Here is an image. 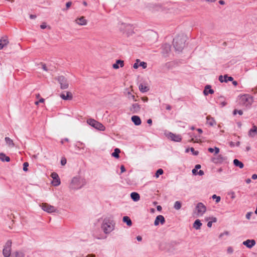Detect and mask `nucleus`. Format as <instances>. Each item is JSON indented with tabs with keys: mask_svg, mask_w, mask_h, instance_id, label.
<instances>
[{
	"mask_svg": "<svg viewBox=\"0 0 257 257\" xmlns=\"http://www.w3.org/2000/svg\"><path fill=\"white\" fill-rule=\"evenodd\" d=\"M85 184V181L84 179L80 177H74L71 180L70 188L72 189H78L81 188Z\"/></svg>",
	"mask_w": 257,
	"mask_h": 257,
	"instance_id": "obj_1",
	"label": "nucleus"
},
{
	"mask_svg": "<svg viewBox=\"0 0 257 257\" xmlns=\"http://www.w3.org/2000/svg\"><path fill=\"white\" fill-rule=\"evenodd\" d=\"M253 102V97L248 94L241 95L239 98V103L242 105L249 106Z\"/></svg>",
	"mask_w": 257,
	"mask_h": 257,
	"instance_id": "obj_2",
	"label": "nucleus"
},
{
	"mask_svg": "<svg viewBox=\"0 0 257 257\" xmlns=\"http://www.w3.org/2000/svg\"><path fill=\"white\" fill-rule=\"evenodd\" d=\"M173 43L175 49L181 51L184 46L185 41L183 38L178 37L174 39Z\"/></svg>",
	"mask_w": 257,
	"mask_h": 257,
	"instance_id": "obj_3",
	"label": "nucleus"
},
{
	"mask_svg": "<svg viewBox=\"0 0 257 257\" xmlns=\"http://www.w3.org/2000/svg\"><path fill=\"white\" fill-rule=\"evenodd\" d=\"M87 122L90 125L98 130L104 131L105 129V126L102 123L94 119L89 118L87 120Z\"/></svg>",
	"mask_w": 257,
	"mask_h": 257,
	"instance_id": "obj_4",
	"label": "nucleus"
},
{
	"mask_svg": "<svg viewBox=\"0 0 257 257\" xmlns=\"http://www.w3.org/2000/svg\"><path fill=\"white\" fill-rule=\"evenodd\" d=\"M114 228V224L108 219H104L102 225V228L105 233L110 232Z\"/></svg>",
	"mask_w": 257,
	"mask_h": 257,
	"instance_id": "obj_5",
	"label": "nucleus"
},
{
	"mask_svg": "<svg viewBox=\"0 0 257 257\" xmlns=\"http://www.w3.org/2000/svg\"><path fill=\"white\" fill-rule=\"evenodd\" d=\"M12 241L8 240L3 249V253L5 257H9L11 254Z\"/></svg>",
	"mask_w": 257,
	"mask_h": 257,
	"instance_id": "obj_6",
	"label": "nucleus"
},
{
	"mask_svg": "<svg viewBox=\"0 0 257 257\" xmlns=\"http://www.w3.org/2000/svg\"><path fill=\"white\" fill-rule=\"evenodd\" d=\"M198 216H202L206 211V207L202 203H198L196 206Z\"/></svg>",
	"mask_w": 257,
	"mask_h": 257,
	"instance_id": "obj_7",
	"label": "nucleus"
},
{
	"mask_svg": "<svg viewBox=\"0 0 257 257\" xmlns=\"http://www.w3.org/2000/svg\"><path fill=\"white\" fill-rule=\"evenodd\" d=\"M42 209L48 213H52L56 211V208L52 205H49L46 203H42L41 205Z\"/></svg>",
	"mask_w": 257,
	"mask_h": 257,
	"instance_id": "obj_8",
	"label": "nucleus"
},
{
	"mask_svg": "<svg viewBox=\"0 0 257 257\" xmlns=\"http://www.w3.org/2000/svg\"><path fill=\"white\" fill-rule=\"evenodd\" d=\"M58 81L60 84L61 89H66L68 87V83L66 79L63 76H59L57 78Z\"/></svg>",
	"mask_w": 257,
	"mask_h": 257,
	"instance_id": "obj_9",
	"label": "nucleus"
},
{
	"mask_svg": "<svg viewBox=\"0 0 257 257\" xmlns=\"http://www.w3.org/2000/svg\"><path fill=\"white\" fill-rule=\"evenodd\" d=\"M51 177L53 178V181H52V184L53 185L55 186H57L60 184V180L58 176V175L55 173L53 172L51 174Z\"/></svg>",
	"mask_w": 257,
	"mask_h": 257,
	"instance_id": "obj_10",
	"label": "nucleus"
},
{
	"mask_svg": "<svg viewBox=\"0 0 257 257\" xmlns=\"http://www.w3.org/2000/svg\"><path fill=\"white\" fill-rule=\"evenodd\" d=\"M167 136L169 139L175 142H180L182 139L180 135L174 134L172 133H169Z\"/></svg>",
	"mask_w": 257,
	"mask_h": 257,
	"instance_id": "obj_11",
	"label": "nucleus"
},
{
	"mask_svg": "<svg viewBox=\"0 0 257 257\" xmlns=\"http://www.w3.org/2000/svg\"><path fill=\"white\" fill-rule=\"evenodd\" d=\"M75 22L80 26H85L87 24V21L83 16L76 19Z\"/></svg>",
	"mask_w": 257,
	"mask_h": 257,
	"instance_id": "obj_12",
	"label": "nucleus"
},
{
	"mask_svg": "<svg viewBox=\"0 0 257 257\" xmlns=\"http://www.w3.org/2000/svg\"><path fill=\"white\" fill-rule=\"evenodd\" d=\"M257 135V126L254 124L252 127L250 128L248 132V136L250 138H253Z\"/></svg>",
	"mask_w": 257,
	"mask_h": 257,
	"instance_id": "obj_13",
	"label": "nucleus"
},
{
	"mask_svg": "<svg viewBox=\"0 0 257 257\" xmlns=\"http://www.w3.org/2000/svg\"><path fill=\"white\" fill-rule=\"evenodd\" d=\"M165 222V218L163 216L160 215L156 217L154 222V225L157 226L159 224V223L161 224H163Z\"/></svg>",
	"mask_w": 257,
	"mask_h": 257,
	"instance_id": "obj_14",
	"label": "nucleus"
},
{
	"mask_svg": "<svg viewBox=\"0 0 257 257\" xmlns=\"http://www.w3.org/2000/svg\"><path fill=\"white\" fill-rule=\"evenodd\" d=\"M141 109V106L138 103H134L130 107V111L133 113H138Z\"/></svg>",
	"mask_w": 257,
	"mask_h": 257,
	"instance_id": "obj_15",
	"label": "nucleus"
},
{
	"mask_svg": "<svg viewBox=\"0 0 257 257\" xmlns=\"http://www.w3.org/2000/svg\"><path fill=\"white\" fill-rule=\"evenodd\" d=\"M255 244V241L254 239H247L243 242V244L245 245L248 248H251Z\"/></svg>",
	"mask_w": 257,
	"mask_h": 257,
	"instance_id": "obj_16",
	"label": "nucleus"
},
{
	"mask_svg": "<svg viewBox=\"0 0 257 257\" xmlns=\"http://www.w3.org/2000/svg\"><path fill=\"white\" fill-rule=\"evenodd\" d=\"M233 78L231 76H228L227 75H225L223 77L222 75H220L219 77V80L221 82H227L228 81H233Z\"/></svg>",
	"mask_w": 257,
	"mask_h": 257,
	"instance_id": "obj_17",
	"label": "nucleus"
},
{
	"mask_svg": "<svg viewBox=\"0 0 257 257\" xmlns=\"http://www.w3.org/2000/svg\"><path fill=\"white\" fill-rule=\"evenodd\" d=\"M225 160V158L223 157L222 155H219L216 157H214L213 159V161L214 163L217 164L222 163Z\"/></svg>",
	"mask_w": 257,
	"mask_h": 257,
	"instance_id": "obj_18",
	"label": "nucleus"
},
{
	"mask_svg": "<svg viewBox=\"0 0 257 257\" xmlns=\"http://www.w3.org/2000/svg\"><path fill=\"white\" fill-rule=\"evenodd\" d=\"M120 66V67H122L124 66V62L122 60H116L115 63L113 64L112 65V67L114 69H117L119 68Z\"/></svg>",
	"mask_w": 257,
	"mask_h": 257,
	"instance_id": "obj_19",
	"label": "nucleus"
},
{
	"mask_svg": "<svg viewBox=\"0 0 257 257\" xmlns=\"http://www.w3.org/2000/svg\"><path fill=\"white\" fill-rule=\"evenodd\" d=\"M60 97L64 100H71L72 98V95L71 92H67L66 94L62 93Z\"/></svg>",
	"mask_w": 257,
	"mask_h": 257,
	"instance_id": "obj_20",
	"label": "nucleus"
},
{
	"mask_svg": "<svg viewBox=\"0 0 257 257\" xmlns=\"http://www.w3.org/2000/svg\"><path fill=\"white\" fill-rule=\"evenodd\" d=\"M214 90L211 89L210 85H206L203 91V93L205 95H207L208 94H213Z\"/></svg>",
	"mask_w": 257,
	"mask_h": 257,
	"instance_id": "obj_21",
	"label": "nucleus"
},
{
	"mask_svg": "<svg viewBox=\"0 0 257 257\" xmlns=\"http://www.w3.org/2000/svg\"><path fill=\"white\" fill-rule=\"evenodd\" d=\"M132 120L136 125H139L141 124V120L138 116L134 115L132 117Z\"/></svg>",
	"mask_w": 257,
	"mask_h": 257,
	"instance_id": "obj_22",
	"label": "nucleus"
},
{
	"mask_svg": "<svg viewBox=\"0 0 257 257\" xmlns=\"http://www.w3.org/2000/svg\"><path fill=\"white\" fill-rule=\"evenodd\" d=\"M8 43L9 41L7 38H2L0 40V50L2 49Z\"/></svg>",
	"mask_w": 257,
	"mask_h": 257,
	"instance_id": "obj_23",
	"label": "nucleus"
},
{
	"mask_svg": "<svg viewBox=\"0 0 257 257\" xmlns=\"http://www.w3.org/2000/svg\"><path fill=\"white\" fill-rule=\"evenodd\" d=\"M132 199L135 201H138L140 199V195L137 192H133L131 194Z\"/></svg>",
	"mask_w": 257,
	"mask_h": 257,
	"instance_id": "obj_24",
	"label": "nucleus"
},
{
	"mask_svg": "<svg viewBox=\"0 0 257 257\" xmlns=\"http://www.w3.org/2000/svg\"><path fill=\"white\" fill-rule=\"evenodd\" d=\"M206 119L207 123L210 125V126H213L216 124V122L214 118L210 117V116H207Z\"/></svg>",
	"mask_w": 257,
	"mask_h": 257,
	"instance_id": "obj_25",
	"label": "nucleus"
},
{
	"mask_svg": "<svg viewBox=\"0 0 257 257\" xmlns=\"http://www.w3.org/2000/svg\"><path fill=\"white\" fill-rule=\"evenodd\" d=\"M202 225V223L199 219H197L193 223V227L197 230L200 229Z\"/></svg>",
	"mask_w": 257,
	"mask_h": 257,
	"instance_id": "obj_26",
	"label": "nucleus"
},
{
	"mask_svg": "<svg viewBox=\"0 0 257 257\" xmlns=\"http://www.w3.org/2000/svg\"><path fill=\"white\" fill-rule=\"evenodd\" d=\"M0 160L3 162L6 161L7 162H10V158L9 157L7 156L4 153H0Z\"/></svg>",
	"mask_w": 257,
	"mask_h": 257,
	"instance_id": "obj_27",
	"label": "nucleus"
},
{
	"mask_svg": "<svg viewBox=\"0 0 257 257\" xmlns=\"http://www.w3.org/2000/svg\"><path fill=\"white\" fill-rule=\"evenodd\" d=\"M233 164L236 167H238L240 169L242 168L244 166L243 164L237 159L233 160Z\"/></svg>",
	"mask_w": 257,
	"mask_h": 257,
	"instance_id": "obj_28",
	"label": "nucleus"
},
{
	"mask_svg": "<svg viewBox=\"0 0 257 257\" xmlns=\"http://www.w3.org/2000/svg\"><path fill=\"white\" fill-rule=\"evenodd\" d=\"M122 220L124 222H125L128 226H131L132 225V222L131 219L127 216H124Z\"/></svg>",
	"mask_w": 257,
	"mask_h": 257,
	"instance_id": "obj_29",
	"label": "nucleus"
},
{
	"mask_svg": "<svg viewBox=\"0 0 257 257\" xmlns=\"http://www.w3.org/2000/svg\"><path fill=\"white\" fill-rule=\"evenodd\" d=\"M139 89L142 92H147L149 90L148 86L144 85L143 84H141L139 85Z\"/></svg>",
	"mask_w": 257,
	"mask_h": 257,
	"instance_id": "obj_30",
	"label": "nucleus"
},
{
	"mask_svg": "<svg viewBox=\"0 0 257 257\" xmlns=\"http://www.w3.org/2000/svg\"><path fill=\"white\" fill-rule=\"evenodd\" d=\"M5 141L6 142V143L11 147H13L14 146V144L13 143V141L12 139H11L9 137H6L5 138Z\"/></svg>",
	"mask_w": 257,
	"mask_h": 257,
	"instance_id": "obj_31",
	"label": "nucleus"
},
{
	"mask_svg": "<svg viewBox=\"0 0 257 257\" xmlns=\"http://www.w3.org/2000/svg\"><path fill=\"white\" fill-rule=\"evenodd\" d=\"M120 152V150L118 148H116L114 152L112 154V156L116 158H118L119 157V154Z\"/></svg>",
	"mask_w": 257,
	"mask_h": 257,
	"instance_id": "obj_32",
	"label": "nucleus"
},
{
	"mask_svg": "<svg viewBox=\"0 0 257 257\" xmlns=\"http://www.w3.org/2000/svg\"><path fill=\"white\" fill-rule=\"evenodd\" d=\"M220 101V104L222 107L225 106L227 104V102L225 101L224 98L222 96H220L218 98Z\"/></svg>",
	"mask_w": 257,
	"mask_h": 257,
	"instance_id": "obj_33",
	"label": "nucleus"
},
{
	"mask_svg": "<svg viewBox=\"0 0 257 257\" xmlns=\"http://www.w3.org/2000/svg\"><path fill=\"white\" fill-rule=\"evenodd\" d=\"M174 207L176 210H179L181 207V203L180 201H176L174 203Z\"/></svg>",
	"mask_w": 257,
	"mask_h": 257,
	"instance_id": "obj_34",
	"label": "nucleus"
},
{
	"mask_svg": "<svg viewBox=\"0 0 257 257\" xmlns=\"http://www.w3.org/2000/svg\"><path fill=\"white\" fill-rule=\"evenodd\" d=\"M163 172H164V171H163V169H158L155 174L156 177L158 178L160 175H162L163 174Z\"/></svg>",
	"mask_w": 257,
	"mask_h": 257,
	"instance_id": "obj_35",
	"label": "nucleus"
},
{
	"mask_svg": "<svg viewBox=\"0 0 257 257\" xmlns=\"http://www.w3.org/2000/svg\"><path fill=\"white\" fill-rule=\"evenodd\" d=\"M237 113L241 115L243 114V111L241 110H238L237 109H234L233 112V114L235 115Z\"/></svg>",
	"mask_w": 257,
	"mask_h": 257,
	"instance_id": "obj_36",
	"label": "nucleus"
},
{
	"mask_svg": "<svg viewBox=\"0 0 257 257\" xmlns=\"http://www.w3.org/2000/svg\"><path fill=\"white\" fill-rule=\"evenodd\" d=\"M139 65H140V66H142L143 69H145L147 67V63H146L145 62H140Z\"/></svg>",
	"mask_w": 257,
	"mask_h": 257,
	"instance_id": "obj_37",
	"label": "nucleus"
},
{
	"mask_svg": "<svg viewBox=\"0 0 257 257\" xmlns=\"http://www.w3.org/2000/svg\"><path fill=\"white\" fill-rule=\"evenodd\" d=\"M15 257H24V255L22 252H16L15 253Z\"/></svg>",
	"mask_w": 257,
	"mask_h": 257,
	"instance_id": "obj_38",
	"label": "nucleus"
},
{
	"mask_svg": "<svg viewBox=\"0 0 257 257\" xmlns=\"http://www.w3.org/2000/svg\"><path fill=\"white\" fill-rule=\"evenodd\" d=\"M28 166H29V163L28 162H25L23 164V170L24 171H27Z\"/></svg>",
	"mask_w": 257,
	"mask_h": 257,
	"instance_id": "obj_39",
	"label": "nucleus"
},
{
	"mask_svg": "<svg viewBox=\"0 0 257 257\" xmlns=\"http://www.w3.org/2000/svg\"><path fill=\"white\" fill-rule=\"evenodd\" d=\"M212 197L213 199H216L215 201L216 203H218L220 201V197L219 196H216L215 194L213 195Z\"/></svg>",
	"mask_w": 257,
	"mask_h": 257,
	"instance_id": "obj_40",
	"label": "nucleus"
},
{
	"mask_svg": "<svg viewBox=\"0 0 257 257\" xmlns=\"http://www.w3.org/2000/svg\"><path fill=\"white\" fill-rule=\"evenodd\" d=\"M140 62V60L139 59L136 60V62L134 64L133 67L135 69H137L139 66H140L139 64V63Z\"/></svg>",
	"mask_w": 257,
	"mask_h": 257,
	"instance_id": "obj_41",
	"label": "nucleus"
},
{
	"mask_svg": "<svg viewBox=\"0 0 257 257\" xmlns=\"http://www.w3.org/2000/svg\"><path fill=\"white\" fill-rule=\"evenodd\" d=\"M67 162L66 159L64 157L61 158V164L62 166H64Z\"/></svg>",
	"mask_w": 257,
	"mask_h": 257,
	"instance_id": "obj_42",
	"label": "nucleus"
},
{
	"mask_svg": "<svg viewBox=\"0 0 257 257\" xmlns=\"http://www.w3.org/2000/svg\"><path fill=\"white\" fill-rule=\"evenodd\" d=\"M44 101H45V99L43 98H41V99H39V101H36L35 102V104L36 105H38L39 103H43V102H44Z\"/></svg>",
	"mask_w": 257,
	"mask_h": 257,
	"instance_id": "obj_43",
	"label": "nucleus"
},
{
	"mask_svg": "<svg viewBox=\"0 0 257 257\" xmlns=\"http://www.w3.org/2000/svg\"><path fill=\"white\" fill-rule=\"evenodd\" d=\"M191 152L194 155H197L199 153L198 151H195L194 149L193 148H191L190 149Z\"/></svg>",
	"mask_w": 257,
	"mask_h": 257,
	"instance_id": "obj_44",
	"label": "nucleus"
},
{
	"mask_svg": "<svg viewBox=\"0 0 257 257\" xmlns=\"http://www.w3.org/2000/svg\"><path fill=\"white\" fill-rule=\"evenodd\" d=\"M228 234H229V232L228 231H225L223 233H221L219 235V238H222L223 235H228Z\"/></svg>",
	"mask_w": 257,
	"mask_h": 257,
	"instance_id": "obj_45",
	"label": "nucleus"
},
{
	"mask_svg": "<svg viewBox=\"0 0 257 257\" xmlns=\"http://www.w3.org/2000/svg\"><path fill=\"white\" fill-rule=\"evenodd\" d=\"M233 249L232 247L229 246V247H228L227 248V252H228V253H231L233 252Z\"/></svg>",
	"mask_w": 257,
	"mask_h": 257,
	"instance_id": "obj_46",
	"label": "nucleus"
},
{
	"mask_svg": "<svg viewBox=\"0 0 257 257\" xmlns=\"http://www.w3.org/2000/svg\"><path fill=\"white\" fill-rule=\"evenodd\" d=\"M128 94L131 95L130 97V98L132 99L134 101H137V100L135 99V96L134 95L131 94V92H128Z\"/></svg>",
	"mask_w": 257,
	"mask_h": 257,
	"instance_id": "obj_47",
	"label": "nucleus"
},
{
	"mask_svg": "<svg viewBox=\"0 0 257 257\" xmlns=\"http://www.w3.org/2000/svg\"><path fill=\"white\" fill-rule=\"evenodd\" d=\"M72 3L71 2H67L66 4V10H68L71 6Z\"/></svg>",
	"mask_w": 257,
	"mask_h": 257,
	"instance_id": "obj_48",
	"label": "nucleus"
},
{
	"mask_svg": "<svg viewBox=\"0 0 257 257\" xmlns=\"http://www.w3.org/2000/svg\"><path fill=\"white\" fill-rule=\"evenodd\" d=\"M190 142H197L198 143L199 142V139H198L197 138H196L195 139V138H192L191 140H190Z\"/></svg>",
	"mask_w": 257,
	"mask_h": 257,
	"instance_id": "obj_49",
	"label": "nucleus"
},
{
	"mask_svg": "<svg viewBox=\"0 0 257 257\" xmlns=\"http://www.w3.org/2000/svg\"><path fill=\"white\" fill-rule=\"evenodd\" d=\"M251 215V212H248V213L246 214V218L247 219H249L250 218Z\"/></svg>",
	"mask_w": 257,
	"mask_h": 257,
	"instance_id": "obj_50",
	"label": "nucleus"
},
{
	"mask_svg": "<svg viewBox=\"0 0 257 257\" xmlns=\"http://www.w3.org/2000/svg\"><path fill=\"white\" fill-rule=\"evenodd\" d=\"M47 27V26H46V24L45 23H43L42 25H41L40 26V28L42 29H45Z\"/></svg>",
	"mask_w": 257,
	"mask_h": 257,
	"instance_id": "obj_51",
	"label": "nucleus"
},
{
	"mask_svg": "<svg viewBox=\"0 0 257 257\" xmlns=\"http://www.w3.org/2000/svg\"><path fill=\"white\" fill-rule=\"evenodd\" d=\"M215 154H217L219 152V149L217 147L214 148Z\"/></svg>",
	"mask_w": 257,
	"mask_h": 257,
	"instance_id": "obj_52",
	"label": "nucleus"
},
{
	"mask_svg": "<svg viewBox=\"0 0 257 257\" xmlns=\"http://www.w3.org/2000/svg\"><path fill=\"white\" fill-rule=\"evenodd\" d=\"M120 170H121V173H123L125 171V169L124 166L121 165L120 166Z\"/></svg>",
	"mask_w": 257,
	"mask_h": 257,
	"instance_id": "obj_53",
	"label": "nucleus"
},
{
	"mask_svg": "<svg viewBox=\"0 0 257 257\" xmlns=\"http://www.w3.org/2000/svg\"><path fill=\"white\" fill-rule=\"evenodd\" d=\"M42 68L45 71H47L48 70L47 66H46V65L45 64H43Z\"/></svg>",
	"mask_w": 257,
	"mask_h": 257,
	"instance_id": "obj_54",
	"label": "nucleus"
},
{
	"mask_svg": "<svg viewBox=\"0 0 257 257\" xmlns=\"http://www.w3.org/2000/svg\"><path fill=\"white\" fill-rule=\"evenodd\" d=\"M208 151H209L210 153H213V152H214V149L212 148H209L208 149Z\"/></svg>",
	"mask_w": 257,
	"mask_h": 257,
	"instance_id": "obj_55",
	"label": "nucleus"
},
{
	"mask_svg": "<svg viewBox=\"0 0 257 257\" xmlns=\"http://www.w3.org/2000/svg\"><path fill=\"white\" fill-rule=\"evenodd\" d=\"M251 178L253 180L257 179V175L256 174H253L251 176Z\"/></svg>",
	"mask_w": 257,
	"mask_h": 257,
	"instance_id": "obj_56",
	"label": "nucleus"
},
{
	"mask_svg": "<svg viewBox=\"0 0 257 257\" xmlns=\"http://www.w3.org/2000/svg\"><path fill=\"white\" fill-rule=\"evenodd\" d=\"M212 221H209L207 223V226L211 227L212 226Z\"/></svg>",
	"mask_w": 257,
	"mask_h": 257,
	"instance_id": "obj_57",
	"label": "nucleus"
},
{
	"mask_svg": "<svg viewBox=\"0 0 257 257\" xmlns=\"http://www.w3.org/2000/svg\"><path fill=\"white\" fill-rule=\"evenodd\" d=\"M197 170H198V169H196L195 168V169H193V170H192V173H193V174L196 175V172H197Z\"/></svg>",
	"mask_w": 257,
	"mask_h": 257,
	"instance_id": "obj_58",
	"label": "nucleus"
},
{
	"mask_svg": "<svg viewBox=\"0 0 257 257\" xmlns=\"http://www.w3.org/2000/svg\"><path fill=\"white\" fill-rule=\"evenodd\" d=\"M199 175L202 176L204 174V172L202 170H200L198 173Z\"/></svg>",
	"mask_w": 257,
	"mask_h": 257,
	"instance_id": "obj_59",
	"label": "nucleus"
},
{
	"mask_svg": "<svg viewBox=\"0 0 257 257\" xmlns=\"http://www.w3.org/2000/svg\"><path fill=\"white\" fill-rule=\"evenodd\" d=\"M30 18L31 19H35L36 18V16L34 15H31L30 16Z\"/></svg>",
	"mask_w": 257,
	"mask_h": 257,
	"instance_id": "obj_60",
	"label": "nucleus"
},
{
	"mask_svg": "<svg viewBox=\"0 0 257 257\" xmlns=\"http://www.w3.org/2000/svg\"><path fill=\"white\" fill-rule=\"evenodd\" d=\"M69 141V140L68 139H65L61 141V144H63L64 143V142H68Z\"/></svg>",
	"mask_w": 257,
	"mask_h": 257,
	"instance_id": "obj_61",
	"label": "nucleus"
},
{
	"mask_svg": "<svg viewBox=\"0 0 257 257\" xmlns=\"http://www.w3.org/2000/svg\"><path fill=\"white\" fill-rule=\"evenodd\" d=\"M137 239L138 241H140L142 240V237L141 236H138Z\"/></svg>",
	"mask_w": 257,
	"mask_h": 257,
	"instance_id": "obj_62",
	"label": "nucleus"
},
{
	"mask_svg": "<svg viewBox=\"0 0 257 257\" xmlns=\"http://www.w3.org/2000/svg\"><path fill=\"white\" fill-rule=\"evenodd\" d=\"M142 100L146 102V101H147L148 100V98L147 97H143L142 98Z\"/></svg>",
	"mask_w": 257,
	"mask_h": 257,
	"instance_id": "obj_63",
	"label": "nucleus"
},
{
	"mask_svg": "<svg viewBox=\"0 0 257 257\" xmlns=\"http://www.w3.org/2000/svg\"><path fill=\"white\" fill-rule=\"evenodd\" d=\"M166 108L167 110H170L171 109V106L170 105H167Z\"/></svg>",
	"mask_w": 257,
	"mask_h": 257,
	"instance_id": "obj_64",
	"label": "nucleus"
}]
</instances>
